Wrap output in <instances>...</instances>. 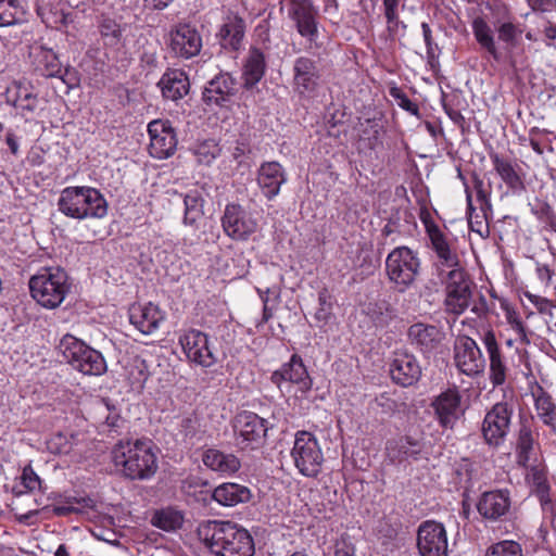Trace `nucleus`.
I'll list each match as a JSON object with an SVG mask.
<instances>
[{
  "label": "nucleus",
  "instance_id": "obj_1",
  "mask_svg": "<svg viewBox=\"0 0 556 556\" xmlns=\"http://www.w3.org/2000/svg\"><path fill=\"white\" fill-rule=\"evenodd\" d=\"M198 536L215 556H254L255 553L251 534L230 521L202 522Z\"/></svg>",
  "mask_w": 556,
  "mask_h": 556
},
{
  "label": "nucleus",
  "instance_id": "obj_2",
  "mask_svg": "<svg viewBox=\"0 0 556 556\" xmlns=\"http://www.w3.org/2000/svg\"><path fill=\"white\" fill-rule=\"evenodd\" d=\"M113 462L131 480L150 479L157 470V458L149 440L118 443L113 450Z\"/></svg>",
  "mask_w": 556,
  "mask_h": 556
},
{
  "label": "nucleus",
  "instance_id": "obj_3",
  "mask_svg": "<svg viewBox=\"0 0 556 556\" xmlns=\"http://www.w3.org/2000/svg\"><path fill=\"white\" fill-rule=\"evenodd\" d=\"M59 211L74 219L103 218L108 203L99 190L92 187H67L58 200Z\"/></svg>",
  "mask_w": 556,
  "mask_h": 556
},
{
  "label": "nucleus",
  "instance_id": "obj_4",
  "mask_svg": "<svg viewBox=\"0 0 556 556\" xmlns=\"http://www.w3.org/2000/svg\"><path fill=\"white\" fill-rule=\"evenodd\" d=\"M29 290L39 305L53 309L62 304L70 291L68 277L61 268H41L29 279Z\"/></svg>",
  "mask_w": 556,
  "mask_h": 556
},
{
  "label": "nucleus",
  "instance_id": "obj_5",
  "mask_svg": "<svg viewBox=\"0 0 556 556\" xmlns=\"http://www.w3.org/2000/svg\"><path fill=\"white\" fill-rule=\"evenodd\" d=\"M59 348L65 361L83 375L101 376L106 371L103 355L83 340L67 333L61 339Z\"/></svg>",
  "mask_w": 556,
  "mask_h": 556
},
{
  "label": "nucleus",
  "instance_id": "obj_6",
  "mask_svg": "<svg viewBox=\"0 0 556 556\" xmlns=\"http://www.w3.org/2000/svg\"><path fill=\"white\" fill-rule=\"evenodd\" d=\"M418 252L408 247L393 249L386 258V273L390 282L400 292L408 290L420 271Z\"/></svg>",
  "mask_w": 556,
  "mask_h": 556
},
{
  "label": "nucleus",
  "instance_id": "obj_7",
  "mask_svg": "<svg viewBox=\"0 0 556 556\" xmlns=\"http://www.w3.org/2000/svg\"><path fill=\"white\" fill-rule=\"evenodd\" d=\"M291 457L302 476L315 478L321 472L324 454L318 439L312 432L298 431L295 433Z\"/></svg>",
  "mask_w": 556,
  "mask_h": 556
},
{
  "label": "nucleus",
  "instance_id": "obj_8",
  "mask_svg": "<svg viewBox=\"0 0 556 556\" xmlns=\"http://www.w3.org/2000/svg\"><path fill=\"white\" fill-rule=\"evenodd\" d=\"M289 16L298 33L306 39V51L314 53L320 49L317 12L309 0H291Z\"/></svg>",
  "mask_w": 556,
  "mask_h": 556
},
{
  "label": "nucleus",
  "instance_id": "obj_9",
  "mask_svg": "<svg viewBox=\"0 0 556 556\" xmlns=\"http://www.w3.org/2000/svg\"><path fill=\"white\" fill-rule=\"evenodd\" d=\"M179 344L189 362L210 368L217 363V355L210 337L197 329H190L179 337Z\"/></svg>",
  "mask_w": 556,
  "mask_h": 556
},
{
  "label": "nucleus",
  "instance_id": "obj_10",
  "mask_svg": "<svg viewBox=\"0 0 556 556\" xmlns=\"http://www.w3.org/2000/svg\"><path fill=\"white\" fill-rule=\"evenodd\" d=\"M266 420L252 412H241L235 417L236 444L242 448H256L264 443L267 433Z\"/></svg>",
  "mask_w": 556,
  "mask_h": 556
},
{
  "label": "nucleus",
  "instance_id": "obj_11",
  "mask_svg": "<svg viewBox=\"0 0 556 556\" xmlns=\"http://www.w3.org/2000/svg\"><path fill=\"white\" fill-rule=\"evenodd\" d=\"M222 227L230 239L245 241L256 232L258 223L242 205L229 203L222 216Z\"/></svg>",
  "mask_w": 556,
  "mask_h": 556
},
{
  "label": "nucleus",
  "instance_id": "obj_12",
  "mask_svg": "<svg viewBox=\"0 0 556 556\" xmlns=\"http://www.w3.org/2000/svg\"><path fill=\"white\" fill-rule=\"evenodd\" d=\"M444 300L448 313L460 315L469 306L471 299L470 281L464 268H456L446 273Z\"/></svg>",
  "mask_w": 556,
  "mask_h": 556
},
{
  "label": "nucleus",
  "instance_id": "obj_13",
  "mask_svg": "<svg viewBox=\"0 0 556 556\" xmlns=\"http://www.w3.org/2000/svg\"><path fill=\"white\" fill-rule=\"evenodd\" d=\"M513 407L507 402H500L485 414L482 434L488 444H502L510 430Z\"/></svg>",
  "mask_w": 556,
  "mask_h": 556
},
{
  "label": "nucleus",
  "instance_id": "obj_14",
  "mask_svg": "<svg viewBox=\"0 0 556 556\" xmlns=\"http://www.w3.org/2000/svg\"><path fill=\"white\" fill-rule=\"evenodd\" d=\"M417 548L420 556H447L448 541L443 523L422 521L417 530Z\"/></svg>",
  "mask_w": 556,
  "mask_h": 556
},
{
  "label": "nucleus",
  "instance_id": "obj_15",
  "mask_svg": "<svg viewBox=\"0 0 556 556\" xmlns=\"http://www.w3.org/2000/svg\"><path fill=\"white\" fill-rule=\"evenodd\" d=\"M454 363L457 369L468 377L483 374L486 365L478 343L467 336L458 338L455 343Z\"/></svg>",
  "mask_w": 556,
  "mask_h": 556
},
{
  "label": "nucleus",
  "instance_id": "obj_16",
  "mask_svg": "<svg viewBox=\"0 0 556 556\" xmlns=\"http://www.w3.org/2000/svg\"><path fill=\"white\" fill-rule=\"evenodd\" d=\"M431 407L438 424L445 429H453L465 412L462 394L456 386L437 395L431 402Z\"/></svg>",
  "mask_w": 556,
  "mask_h": 556
},
{
  "label": "nucleus",
  "instance_id": "obj_17",
  "mask_svg": "<svg viewBox=\"0 0 556 556\" xmlns=\"http://www.w3.org/2000/svg\"><path fill=\"white\" fill-rule=\"evenodd\" d=\"M149 152L154 159L163 160L174 154L177 147L176 134L168 121L154 119L148 125Z\"/></svg>",
  "mask_w": 556,
  "mask_h": 556
},
{
  "label": "nucleus",
  "instance_id": "obj_18",
  "mask_svg": "<svg viewBox=\"0 0 556 556\" xmlns=\"http://www.w3.org/2000/svg\"><path fill=\"white\" fill-rule=\"evenodd\" d=\"M293 88L300 96H311L320 86L321 72L316 61L299 56L293 63Z\"/></svg>",
  "mask_w": 556,
  "mask_h": 556
},
{
  "label": "nucleus",
  "instance_id": "obj_19",
  "mask_svg": "<svg viewBox=\"0 0 556 556\" xmlns=\"http://www.w3.org/2000/svg\"><path fill=\"white\" fill-rule=\"evenodd\" d=\"M489 358V379L494 388L503 386L507 379L508 367L497 343L493 330H485L480 334Z\"/></svg>",
  "mask_w": 556,
  "mask_h": 556
},
{
  "label": "nucleus",
  "instance_id": "obj_20",
  "mask_svg": "<svg viewBox=\"0 0 556 556\" xmlns=\"http://www.w3.org/2000/svg\"><path fill=\"white\" fill-rule=\"evenodd\" d=\"M407 338L412 345L429 355L438 351L445 339V333L435 325L416 323L408 328Z\"/></svg>",
  "mask_w": 556,
  "mask_h": 556
},
{
  "label": "nucleus",
  "instance_id": "obj_21",
  "mask_svg": "<svg viewBox=\"0 0 556 556\" xmlns=\"http://www.w3.org/2000/svg\"><path fill=\"white\" fill-rule=\"evenodd\" d=\"M169 48L175 55L190 59L201 51L202 38L195 28L180 24L170 33Z\"/></svg>",
  "mask_w": 556,
  "mask_h": 556
},
{
  "label": "nucleus",
  "instance_id": "obj_22",
  "mask_svg": "<svg viewBox=\"0 0 556 556\" xmlns=\"http://www.w3.org/2000/svg\"><path fill=\"white\" fill-rule=\"evenodd\" d=\"M511 506L510 492L508 490H493L481 494L477 502L478 513L485 519L497 521L505 517Z\"/></svg>",
  "mask_w": 556,
  "mask_h": 556
},
{
  "label": "nucleus",
  "instance_id": "obj_23",
  "mask_svg": "<svg viewBox=\"0 0 556 556\" xmlns=\"http://www.w3.org/2000/svg\"><path fill=\"white\" fill-rule=\"evenodd\" d=\"M165 320V313L155 304H134L129 308V321L143 334L154 333Z\"/></svg>",
  "mask_w": 556,
  "mask_h": 556
},
{
  "label": "nucleus",
  "instance_id": "obj_24",
  "mask_svg": "<svg viewBox=\"0 0 556 556\" xmlns=\"http://www.w3.org/2000/svg\"><path fill=\"white\" fill-rule=\"evenodd\" d=\"M390 372L395 383L402 387H409L421 377V367L415 355L407 352H396L390 367Z\"/></svg>",
  "mask_w": 556,
  "mask_h": 556
},
{
  "label": "nucleus",
  "instance_id": "obj_25",
  "mask_svg": "<svg viewBox=\"0 0 556 556\" xmlns=\"http://www.w3.org/2000/svg\"><path fill=\"white\" fill-rule=\"evenodd\" d=\"M287 182V174L280 163L271 161L261 164L257 170V185L268 200L276 198Z\"/></svg>",
  "mask_w": 556,
  "mask_h": 556
},
{
  "label": "nucleus",
  "instance_id": "obj_26",
  "mask_svg": "<svg viewBox=\"0 0 556 556\" xmlns=\"http://www.w3.org/2000/svg\"><path fill=\"white\" fill-rule=\"evenodd\" d=\"M236 93V81L228 73L212 78L203 90V101L207 105L224 106Z\"/></svg>",
  "mask_w": 556,
  "mask_h": 556
},
{
  "label": "nucleus",
  "instance_id": "obj_27",
  "mask_svg": "<svg viewBox=\"0 0 556 556\" xmlns=\"http://www.w3.org/2000/svg\"><path fill=\"white\" fill-rule=\"evenodd\" d=\"M270 379L280 389L283 382L295 383L302 391L308 390L312 384L306 367L298 355H292L287 364L273 372Z\"/></svg>",
  "mask_w": 556,
  "mask_h": 556
},
{
  "label": "nucleus",
  "instance_id": "obj_28",
  "mask_svg": "<svg viewBox=\"0 0 556 556\" xmlns=\"http://www.w3.org/2000/svg\"><path fill=\"white\" fill-rule=\"evenodd\" d=\"M428 233L432 249L438 257L440 274L442 275L445 270L448 273L456 268H463L459 264L457 252L451 247L443 232L439 228L432 227L428 229Z\"/></svg>",
  "mask_w": 556,
  "mask_h": 556
},
{
  "label": "nucleus",
  "instance_id": "obj_29",
  "mask_svg": "<svg viewBox=\"0 0 556 556\" xmlns=\"http://www.w3.org/2000/svg\"><path fill=\"white\" fill-rule=\"evenodd\" d=\"M7 102L21 112L22 115L31 114L38 105L37 94L27 81L14 80L5 90Z\"/></svg>",
  "mask_w": 556,
  "mask_h": 556
},
{
  "label": "nucleus",
  "instance_id": "obj_30",
  "mask_svg": "<svg viewBox=\"0 0 556 556\" xmlns=\"http://www.w3.org/2000/svg\"><path fill=\"white\" fill-rule=\"evenodd\" d=\"M164 98L178 101L188 94L190 83L187 74L181 70H167L159 81Z\"/></svg>",
  "mask_w": 556,
  "mask_h": 556
},
{
  "label": "nucleus",
  "instance_id": "obj_31",
  "mask_svg": "<svg viewBox=\"0 0 556 556\" xmlns=\"http://www.w3.org/2000/svg\"><path fill=\"white\" fill-rule=\"evenodd\" d=\"M125 27L114 18L103 16L99 23V31L104 46L113 54L121 52V61L126 60L125 40L123 33ZM116 55H114L115 58Z\"/></svg>",
  "mask_w": 556,
  "mask_h": 556
},
{
  "label": "nucleus",
  "instance_id": "obj_32",
  "mask_svg": "<svg viewBox=\"0 0 556 556\" xmlns=\"http://www.w3.org/2000/svg\"><path fill=\"white\" fill-rule=\"evenodd\" d=\"M421 448V443L409 435L391 439L386 444L387 456L392 463H401L408 458L416 459Z\"/></svg>",
  "mask_w": 556,
  "mask_h": 556
},
{
  "label": "nucleus",
  "instance_id": "obj_33",
  "mask_svg": "<svg viewBox=\"0 0 556 556\" xmlns=\"http://www.w3.org/2000/svg\"><path fill=\"white\" fill-rule=\"evenodd\" d=\"M244 31L243 18L238 15H228L217 34L220 46L232 51L238 50L241 47Z\"/></svg>",
  "mask_w": 556,
  "mask_h": 556
},
{
  "label": "nucleus",
  "instance_id": "obj_34",
  "mask_svg": "<svg viewBox=\"0 0 556 556\" xmlns=\"http://www.w3.org/2000/svg\"><path fill=\"white\" fill-rule=\"evenodd\" d=\"M212 496L218 504L232 507L238 504L249 502L251 498V491L244 485L227 482L216 486Z\"/></svg>",
  "mask_w": 556,
  "mask_h": 556
},
{
  "label": "nucleus",
  "instance_id": "obj_35",
  "mask_svg": "<svg viewBox=\"0 0 556 556\" xmlns=\"http://www.w3.org/2000/svg\"><path fill=\"white\" fill-rule=\"evenodd\" d=\"M30 55L38 71L47 77L60 75L63 72V66L56 53L47 47L36 46L31 49Z\"/></svg>",
  "mask_w": 556,
  "mask_h": 556
},
{
  "label": "nucleus",
  "instance_id": "obj_36",
  "mask_svg": "<svg viewBox=\"0 0 556 556\" xmlns=\"http://www.w3.org/2000/svg\"><path fill=\"white\" fill-rule=\"evenodd\" d=\"M491 161L495 172L509 189L517 191L525 188L523 179L519 173L520 168L517 165L498 154H491Z\"/></svg>",
  "mask_w": 556,
  "mask_h": 556
},
{
  "label": "nucleus",
  "instance_id": "obj_37",
  "mask_svg": "<svg viewBox=\"0 0 556 556\" xmlns=\"http://www.w3.org/2000/svg\"><path fill=\"white\" fill-rule=\"evenodd\" d=\"M203 463L210 469L223 475H231L240 469V460L233 454H226L218 450H207Z\"/></svg>",
  "mask_w": 556,
  "mask_h": 556
},
{
  "label": "nucleus",
  "instance_id": "obj_38",
  "mask_svg": "<svg viewBox=\"0 0 556 556\" xmlns=\"http://www.w3.org/2000/svg\"><path fill=\"white\" fill-rule=\"evenodd\" d=\"M472 34L479 46L485 50L495 61L501 59V53L495 42L492 27L481 16L471 22Z\"/></svg>",
  "mask_w": 556,
  "mask_h": 556
},
{
  "label": "nucleus",
  "instance_id": "obj_39",
  "mask_svg": "<svg viewBox=\"0 0 556 556\" xmlns=\"http://www.w3.org/2000/svg\"><path fill=\"white\" fill-rule=\"evenodd\" d=\"M27 0H0V27L21 24L27 20Z\"/></svg>",
  "mask_w": 556,
  "mask_h": 556
},
{
  "label": "nucleus",
  "instance_id": "obj_40",
  "mask_svg": "<svg viewBox=\"0 0 556 556\" xmlns=\"http://www.w3.org/2000/svg\"><path fill=\"white\" fill-rule=\"evenodd\" d=\"M266 68L265 56L256 48H252L247 58L243 68V86L254 87L264 76Z\"/></svg>",
  "mask_w": 556,
  "mask_h": 556
},
{
  "label": "nucleus",
  "instance_id": "obj_41",
  "mask_svg": "<svg viewBox=\"0 0 556 556\" xmlns=\"http://www.w3.org/2000/svg\"><path fill=\"white\" fill-rule=\"evenodd\" d=\"M516 455L517 464L521 467L541 459L534 446L531 429L526 425L520 427L518 433Z\"/></svg>",
  "mask_w": 556,
  "mask_h": 556
},
{
  "label": "nucleus",
  "instance_id": "obj_42",
  "mask_svg": "<svg viewBox=\"0 0 556 556\" xmlns=\"http://www.w3.org/2000/svg\"><path fill=\"white\" fill-rule=\"evenodd\" d=\"M182 522V514L173 507L157 509L151 517V523L154 527L167 532L179 529Z\"/></svg>",
  "mask_w": 556,
  "mask_h": 556
},
{
  "label": "nucleus",
  "instance_id": "obj_43",
  "mask_svg": "<svg viewBox=\"0 0 556 556\" xmlns=\"http://www.w3.org/2000/svg\"><path fill=\"white\" fill-rule=\"evenodd\" d=\"M526 469L525 479L535 494L549 491L545 466L542 459L522 466Z\"/></svg>",
  "mask_w": 556,
  "mask_h": 556
},
{
  "label": "nucleus",
  "instance_id": "obj_44",
  "mask_svg": "<svg viewBox=\"0 0 556 556\" xmlns=\"http://www.w3.org/2000/svg\"><path fill=\"white\" fill-rule=\"evenodd\" d=\"M204 199L198 190H191L184 195V224L193 226L203 215Z\"/></svg>",
  "mask_w": 556,
  "mask_h": 556
},
{
  "label": "nucleus",
  "instance_id": "obj_45",
  "mask_svg": "<svg viewBox=\"0 0 556 556\" xmlns=\"http://www.w3.org/2000/svg\"><path fill=\"white\" fill-rule=\"evenodd\" d=\"M78 446L77 435L67 433H55L47 441V448L52 454L70 455Z\"/></svg>",
  "mask_w": 556,
  "mask_h": 556
},
{
  "label": "nucleus",
  "instance_id": "obj_46",
  "mask_svg": "<svg viewBox=\"0 0 556 556\" xmlns=\"http://www.w3.org/2000/svg\"><path fill=\"white\" fill-rule=\"evenodd\" d=\"M381 132L380 124L375 119H365L359 124V143L364 148L375 149L379 143Z\"/></svg>",
  "mask_w": 556,
  "mask_h": 556
},
{
  "label": "nucleus",
  "instance_id": "obj_47",
  "mask_svg": "<svg viewBox=\"0 0 556 556\" xmlns=\"http://www.w3.org/2000/svg\"><path fill=\"white\" fill-rule=\"evenodd\" d=\"M495 29L498 41L507 48H515L522 34V30L510 21H497Z\"/></svg>",
  "mask_w": 556,
  "mask_h": 556
},
{
  "label": "nucleus",
  "instance_id": "obj_48",
  "mask_svg": "<svg viewBox=\"0 0 556 556\" xmlns=\"http://www.w3.org/2000/svg\"><path fill=\"white\" fill-rule=\"evenodd\" d=\"M485 556H523L521 545L515 541H501L490 546Z\"/></svg>",
  "mask_w": 556,
  "mask_h": 556
},
{
  "label": "nucleus",
  "instance_id": "obj_49",
  "mask_svg": "<svg viewBox=\"0 0 556 556\" xmlns=\"http://www.w3.org/2000/svg\"><path fill=\"white\" fill-rule=\"evenodd\" d=\"M220 153L218 144L214 140H207L197 146L194 155L201 164L210 165Z\"/></svg>",
  "mask_w": 556,
  "mask_h": 556
},
{
  "label": "nucleus",
  "instance_id": "obj_50",
  "mask_svg": "<svg viewBox=\"0 0 556 556\" xmlns=\"http://www.w3.org/2000/svg\"><path fill=\"white\" fill-rule=\"evenodd\" d=\"M319 307L315 313V319L321 324H327L332 318L330 296L327 291H321L318 294Z\"/></svg>",
  "mask_w": 556,
  "mask_h": 556
},
{
  "label": "nucleus",
  "instance_id": "obj_51",
  "mask_svg": "<svg viewBox=\"0 0 556 556\" xmlns=\"http://www.w3.org/2000/svg\"><path fill=\"white\" fill-rule=\"evenodd\" d=\"M538 415L542 417L544 424L549 425L554 420L555 406L548 396H539L535 401Z\"/></svg>",
  "mask_w": 556,
  "mask_h": 556
},
{
  "label": "nucleus",
  "instance_id": "obj_52",
  "mask_svg": "<svg viewBox=\"0 0 556 556\" xmlns=\"http://www.w3.org/2000/svg\"><path fill=\"white\" fill-rule=\"evenodd\" d=\"M473 188L476 190L477 202H479L480 210L483 214L491 208L490 193L484 188V182L478 176L473 177Z\"/></svg>",
  "mask_w": 556,
  "mask_h": 556
},
{
  "label": "nucleus",
  "instance_id": "obj_53",
  "mask_svg": "<svg viewBox=\"0 0 556 556\" xmlns=\"http://www.w3.org/2000/svg\"><path fill=\"white\" fill-rule=\"evenodd\" d=\"M465 192H466V201H467L468 224L472 231L481 233V227L483 226V224L481 220H478L480 216H479V214L476 213V208L473 207V204H472V194L467 186L465 188Z\"/></svg>",
  "mask_w": 556,
  "mask_h": 556
},
{
  "label": "nucleus",
  "instance_id": "obj_54",
  "mask_svg": "<svg viewBox=\"0 0 556 556\" xmlns=\"http://www.w3.org/2000/svg\"><path fill=\"white\" fill-rule=\"evenodd\" d=\"M37 13L45 24H47V25L55 24L56 28L59 26L67 23V15L59 10H55V15H52L43 7L39 5L37 8Z\"/></svg>",
  "mask_w": 556,
  "mask_h": 556
},
{
  "label": "nucleus",
  "instance_id": "obj_55",
  "mask_svg": "<svg viewBox=\"0 0 556 556\" xmlns=\"http://www.w3.org/2000/svg\"><path fill=\"white\" fill-rule=\"evenodd\" d=\"M399 2L400 0H383L384 15L389 25V30H392L399 24Z\"/></svg>",
  "mask_w": 556,
  "mask_h": 556
},
{
  "label": "nucleus",
  "instance_id": "obj_56",
  "mask_svg": "<svg viewBox=\"0 0 556 556\" xmlns=\"http://www.w3.org/2000/svg\"><path fill=\"white\" fill-rule=\"evenodd\" d=\"M22 484L28 491H35L40 488V479L30 466L23 469L21 476Z\"/></svg>",
  "mask_w": 556,
  "mask_h": 556
},
{
  "label": "nucleus",
  "instance_id": "obj_57",
  "mask_svg": "<svg viewBox=\"0 0 556 556\" xmlns=\"http://www.w3.org/2000/svg\"><path fill=\"white\" fill-rule=\"evenodd\" d=\"M545 518L554 519L556 516V504L549 495V491L536 494Z\"/></svg>",
  "mask_w": 556,
  "mask_h": 556
},
{
  "label": "nucleus",
  "instance_id": "obj_58",
  "mask_svg": "<svg viewBox=\"0 0 556 556\" xmlns=\"http://www.w3.org/2000/svg\"><path fill=\"white\" fill-rule=\"evenodd\" d=\"M422 36L427 47V56L429 59H435L438 55L439 47L433 42L432 31L428 23H421Z\"/></svg>",
  "mask_w": 556,
  "mask_h": 556
},
{
  "label": "nucleus",
  "instance_id": "obj_59",
  "mask_svg": "<svg viewBox=\"0 0 556 556\" xmlns=\"http://www.w3.org/2000/svg\"><path fill=\"white\" fill-rule=\"evenodd\" d=\"M532 213L534 215H536L538 218L545 220V222L549 220L553 217V208L545 201H538L532 206Z\"/></svg>",
  "mask_w": 556,
  "mask_h": 556
},
{
  "label": "nucleus",
  "instance_id": "obj_60",
  "mask_svg": "<svg viewBox=\"0 0 556 556\" xmlns=\"http://www.w3.org/2000/svg\"><path fill=\"white\" fill-rule=\"evenodd\" d=\"M248 152L249 146L244 142L237 141L235 147L230 150V157L237 165H242Z\"/></svg>",
  "mask_w": 556,
  "mask_h": 556
},
{
  "label": "nucleus",
  "instance_id": "obj_61",
  "mask_svg": "<svg viewBox=\"0 0 556 556\" xmlns=\"http://www.w3.org/2000/svg\"><path fill=\"white\" fill-rule=\"evenodd\" d=\"M334 556H356V548L350 541L342 538L336 544Z\"/></svg>",
  "mask_w": 556,
  "mask_h": 556
},
{
  "label": "nucleus",
  "instance_id": "obj_62",
  "mask_svg": "<svg viewBox=\"0 0 556 556\" xmlns=\"http://www.w3.org/2000/svg\"><path fill=\"white\" fill-rule=\"evenodd\" d=\"M55 77L61 78L68 88H74L79 83L78 74L72 67H63V72Z\"/></svg>",
  "mask_w": 556,
  "mask_h": 556
},
{
  "label": "nucleus",
  "instance_id": "obj_63",
  "mask_svg": "<svg viewBox=\"0 0 556 556\" xmlns=\"http://www.w3.org/2000/svg\"><path fill=\"white\" fill-rule=\"evenodd\" d=\"M394 97L399 99V106L403 110L409 112L413 115L418 114V106L410 99H408L405 94L392 93Z\"/></svg>",
  "mask_w": 556,
  "mask_h": 556
},
{
  "label": "nucleus",
  "instance_id": "obj_64",
  "mask_svg": "<svg viewBox=\"0 0 556 556\" xmlns=\"http://www.w3.org/2000/svg\"><path fill=\"white\" fill-rule=\"evenodd\" d=\"M535 271H536L538 278L542 282H544L545 285H548L551 282L552 277H553V270L549 268L548 265L542 264V263H536Z\"/></svg>",
  "mask_w": 556,
  "mask_h": 556
}]
</instances>
